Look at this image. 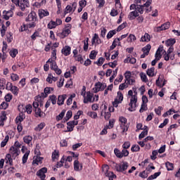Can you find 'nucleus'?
I'll list each match as a JSON object with an SVG mask.
<instances>
[{"label":"nucleus","instance_id":"50","mask_svg":"<svg viewBox=\"0 0 180 180\" xmlns=\"http://www.w3.org/2000/svg\"><path fill=\"white\" fill-rule=\"evenodd\" d=\"M150 50H151V45L147 44L145 47L142 49V51L146 53V54H148L150 53Z\"/></svg>","mask_w":180,"mask_h":180},{"label":"nucleus","instance_id":"25","mask_svg":"<svg viewBox=\"0 0 180 180\" xmlns=\"http://www.w3.org/2000/svg\"><path fill=\"white\" fill-rule=\"evenodd\" d=\"M32 140H33V138L31 136H25L23 138V141L25 143V144H27L30 147H32Z\"/></svg>","mask_w":180,"mask_h":180},{"label":"nucleus","instance_id":"4","mask_svg":"<svg viewBox=\"0 0 180 180\" xmlns=\"http://www.w3.org/2000/svg\"><path fill=\"white\" fill-rule=\"evenodd\" d=\"M102 172L105 176H108L109 180H113V178H116V175L112 172H109V165H103L102 166Z\"/></svg>","mask_w":180,"mask_h":180},{"label":"nucleus","instance_id":"38","mask_svg":"<svg viewBox=\"0 0 180 180\" xmlns=\"http://www.w3.org/2000/svg\"><path fill=\"white\" fill-rule=\"evenodd\" d=\"M74 169L75 171H79V169H82V166L79 168V162L78 160L74 161Z\"/></svg>","mask_w":180,"mask_h":180},{"label":"nucleus","instance_id":"49","mask_svg":"<svg viewBox=\"0 0 180 180\" xmlns=\"http://www.w3.org/2000/svg\"><path fill=\"white\" fill-rule=\"evenodd\" d=\"M136 36L134 34H130L127 37L128 43H133V41H136Z\"/></svg>","mask_w":180,"mask_h":180},{"label":"nucleus","instance_id":"19","mask_svg":"<svg viewBox=\"0 0 180 180\" xmlns=\"http://www.w3.org/2000/svg\"><path fill=\"white\" fill-rule=\"evenodd\" d=\"M13 16V11H3V18L5 19V20H9L10 18H12Z\"/></svg>","mask_w":180,"mask_h":180},{"label":"nucleus","instance_id":"11","mask_svg":"<svg viewBox=\"0 0 180 180\" xmlns=\"http://www.w3.org/2000/svg\"><path fill=\"white\" fill-rule=\"evenodd\" d=\"M93 98H94V94L91 93L90 91H87L86 93V96H84V103H88V102H90V103H93L94 101H93Z\"/></svg>","mask_w":180,"mask_h":180},{"label":"nucleus","instance_id":"60","mask_svg":"<svg viewBox=\"0 0 180 180\" xmlns=\"http://www.w3.org/2000/svg\"><path fill=\"white\" fill-rule=\"evenodd\" d=\"M75 96V94H72V95H70V98H68V99L67 100V105H71L72 103V99H74Z\"/></svg>","mask_w":180,"mask_h":180},{"label":"nucleus","instance_id":"46","mask_svg":"<svg viewBox=\"0 0 180 180\" xmlns=\"http://www.w3.org/2000/svg\"><path fill=\"white\" fill-rule=\"evenodd\" d=\"M8 141H9V136L7 135V136H6L4 139L1 141V148L5 147V146H6V144H8Z\"/></svg>","mask_w":180,"mask_h":180},{"label":"nucleus","instance_id":"32","mask_svg":"<svg viewBox=\"0 0 180 180\" xmlns=\"http://www.w3.org/2000/svg\"><path fill=\"white\" fill-rule=\"evenodd\" d=\"M175 43H176L175 39H169L165 41V45L167 46V47H172V46H174Z\"/></svg>","mask_w":180,"mask_h":180},{"label":"nucleus","instance_id":"31","mask_svg":"<svg viewBox=\"0 0 180 180\" xmlns=\"http://www.w3.org/2000/svg\"><path fill=\"white\" fill-rule=\"evenodd\" d=\"M146 74L148 77H155V68L154 67L150 68L147 70Z\"/></svg>","mask_w":180,"mask_h":180},{"label":"nucleus","instance_id":"52","mask_svg":"<svg viewBox=\"0 0 180 180\" xmlns=\"http://www.w3.org/2000/svg\"><path fill=\"white\" fill-rule=\"evenodd\" d=\"M148 108L147 107V104L142 103L141 105V108L139 110L140 113H143V112H146Z\"/></svg>","mask_w":180,"mask_h":180},{"label":"nucleus","instance_id":"2","mask_svg":"<svg viewBox=\"0 0 180 180\" xmlns=\"http://www.w3.org/2000/svg\"><path fill=\"white\" fill-rule=\"evenodd\" d=\"M37 20V15L34 11H32L25 18V22H30L27 24V27L29 29L36 27V21Z\"/></svg>","mask_w":180,"mask_h":180},{"label":"nucleus","instance_id":"28","mask_svg":"<svg viewBox=\"0 0 180 180\" xmlns=\"http://www.w3.org/2000/svg\"><path fill=\"white\" fill-rule=\"evenodd\" d=\"M136 62L137 60L135 58H133L132 56H129L124 60V63H125V64L129 63V64H136Z\"/></svg>","mask_w":180,"mask_h":180},{"label":"nucleus","instance_id":"12","mask_svg":"<svg viewBox=\"0 0 180 180\" xmlns=\"http://www.w3.org/2000/svg\"><path fill=\"white\" fill-rule=\"evenodd\" d=\"M43 101L44 98H41V96H38L35 97V101L33 103V108H34V109H37L39 108V103L40 104V106H43Z\"/></svg>","mask_w":180,"mask_h":180},{"label":"nucleus","instance_id":"51","mask_svg":"<svg viewBox=\"0 0 180 180\" xmlns=\"http://www.w3.org/2000/svg\"><path fill=\"white\" fill-rule=\"evenodd\" d=\"M173 113H176V112H175V110H174V109H170L167 112H165L162 115V116H163V117H167V116H169V115H172Z\"/></svg>","mask_w":180,"mask_h":180},{"label":"nucleus","instance_id":"17","mask_svg":"<svg viewBox=\"0 0 180 180\" xmlns=\"http://www.w3.org/2000/svg\"><path fill=\"white\" fill-rule=\"evenodd\" d=\"M51 91H53V88L46 87L44 90V93L41 94V96H39L44 99V98H47V96L51 94Z\"/></svg>","mask_w":180,"mask_h":180},{"label":"nucleus","instance_id":"42","mask_svg":"<svg viewBox=\"0 0 180 180\" xmlns=\"http://www.w3.org/2000/svg\"><path fill=\"white\" fill-rule=\"evenodd\" d=\"M89 38H86L85 40L84 41V51H88V48L89 47Z\"/></svg>","mask_w":180,"mask_h":180},{"label":"nucleus","instance_id":"7","mask_svg":"<svg viewBox=\"0 0 180 180\" xmlns=\"http://www.w3.org/2000/svg\"><path fill=\"white\" fill-rule=\"evenodd\" d=\"M150 5H151V0H148L143 5H137L136 11H138L139 13L143 14L144 8H146V11H148L147 8H148Z\"/></svg>","mask_w":180,"mask_h":180},{"label":"nucleus","instance_id":"30","mask_svg":"<svg viewBox=\"0 0 180 180\" xmlns=\"http://www.w3.org/2000/svg\"><path fill=\"white\" fill-rule=\"evenodd\" d=\"M151 170L150 169V168H146V170L140 173L139 176H141V178H147Z\"/></svg>","mask_w":180,"mask_h":180},{"label":"nucleus","instance_id":"61","mask_svg":"<svg viewBox=\"0 0 180 180\" xmlns=\"http://www.w3.org/2000/svg\"><path fill=\"white\" fill-rule=\"evenodd\" d=\"M131 150L132 153H136L137 151H140V146L139 145H133L131 148Z\"/></svg>","mask_w":180,"mask_h":180},{"label":"nucleus","instance_id":"23","mask_svg":"<svg viewBox=\"0 0 180 180\" xmlns=\"http://www.w3.org/2000/svg\"><path fill=\"white\" fill-rule=\"evenodd\" d=\"M138 16H139V12H137V11L135 10L129 13L128 19H129V20H134V19L136 18H138Z\"/></svg>","mask_w":180,"mask_h":180},{"label":"nucleus","instance_id":"18","mask_svg":"<svg viewBox=\"0 0 180 180\" xmlns=\"http://www.w3.org/2000/svg\"><path fill=\"white\" fill-rule=\"evenodd\" d=\"M38 15L39 16V19H43V18H46V16H49V15H50V13H49V11L47 10L39 9L38 11Z\"/></svg>","mask_w":180,"mask_h":180},{"label":"nucleus","instance_id":"45","mask_svg":"<svg viewBox=\"0 0 180 180\" xmlns=\"http://www.w3.org/2000/svg\"><path fill=\"white\" fill-rule=\"evenodd\" d=\"M18 49H11L9 52V54L11 56V57H12V58H15V57H16V56H18Z\"/></svg>","mask_w":180,"mask_h":180},{"label":"nucleus","instance_id":"64","mask_svg":"<svg viewBox=\"0 0 180 180\" xmlns=\"http://www.w3.org/2000/svg\"><path fill=\"white\" fill-rule=\"evenodd\" d=\"M11 79H12L13 81H19V75H18V74L11 73Z\"/></svg>","mask_w":180,"mask_h":180},{"label":"nucleus","instance_id":"44","mask_svg":"<svg viewBox=\"0 0 180 180\" xmlns=\"http://www.w3.org/2000/svg\"><path fill=\"white\" fill-rule=\"evenodd\" d=\"M48 101H50L52 105H56V103H57V96L55 95L50 96Z\"/></svg>","mask_w":180,"mask_h":180},{"label":"nucleus","instance_id":"40","mask_svg":"<svg viewBox=\"0 0 180 180\" xmlns=\"http://www.w3.org/2000/svg\"><path fill=\"white\" fill-rule=\"evenodd\" d=\"M106 109H108V107H106V105L104 106V112H105V115L104 117L105 119V120H109V119H110V116H112V115L110 114V112H106Z\"/></svg>","mask_w":180,"mask_h":180},{"label":"nucleus","instance_id":"26","mask_svg":"<svg viewBox=\"0 0 180 180\" xmlns=\"http://www.w3.org/2000/svg\"><path fill=\"white\" fill-rule=\"evenodd\" d=\"M151 40V36L148 33H145L141 38V41L148 43Z\"/></svg>","mask_w":180,"mask_h":180},{"label":"nucleus","instance_id":"53","mask_svg":"<svg viewBox=\"0 0 180 180\" xmlns=\"http://www.w3.org/2000/svg\"><path fill=\"white\" fill-rule=\"evenodd\" d=\"M24 119L25 115L23 114H20V115L16 117L15 122L16 123H21V122H23Z\"/></svg>","mask_w":180,"mask_h":180},{"label":"nucleus","instance_id":"13","mask_svg":"<svg viewBox=\"0 0 180 180\" xmlns=\"http://www.w3.org/2000/svg\"><path fill=\"white\" fill-rule=\"evenodd\" d=\"M9 154H11V155H12L13 158H16V157H18V155H19V154H20V150L19 148L15 147V146H11L10 148V151H9Z\"/></svg>","mask_w":180,"mask_h":180},{"label":"nucleus","instance_id":"24","mask_svg":"<svg viewBox=\"0 0 180 180\" xmlns=\"http://www.w3.org/2000/svg\"><path fill=\"white\" fill-rule=\"evenodd\" d=\"M94 43H96V44H101V43H102V41L99 39V35H98V34H94L91 39V44H94Z\"/></svg>","mask_w":180,"mask_h":180},{"label":"nucleus","instance_id":"63","mask_svg":"<svg viewBox=\"0 0 180 180\" xmlns=\"http://www.w3.org/2000/svg\"><path fill=\"white\" fill-rule=\"evenodd\" d=\"M9 106V103L4 101L0 105V109L6 110L8 109V107Z\"/></svg>","mask_w":180,"mask_h":180},{"label":"nucleus","instance_id":"39","mask_svg":"<svg viewBox=\"0 0 180 180\" xmlns=\"http://www.w3.org/2000/svg\"><path fill=\"white\" fill-rule=\"evenodd\" d=\"M10 91L13 95H15V96H18V95L19 94V88H18V86H13Z\"/></svg>","mask_w":180,"mask_h":180},{"label":"nucleus","instance_id":"59","mask_svg":"<svg viewBox=\"0 0 180 180\" xmlns=\"http://www.w3.org/2000/svg\"><path fill=\"white\" fill-rule=\"evenodd\" d=\"M123 157H129V150L124 148L121 151V158H123Z\"/></svg>","mask_w":180,"mask_h":180},{"label":"nucleus","instance_id":"47","mask_svg":"<svg viewBox=\"0 0 180 180\" xmlns=\"http://www.w3.org/2000/svg\"><path fill=\"white\" fill-rule=\"evenodd\" d=\"M47 63H51V70H55L58 67L57 66V63L56 62V60H47Z\"/></svg>","mask_w":180,"mask_h":180},{"label":"nucleus","instance_id":"55","mask_svg":"<svg viewBox=\"0 0 180 180\" xmlns=\"http://www.w3.org/2000/svg\"><path fill=\"white\" fill-rule=\"evenodd\" d=\"M122 152L118 148L114 149V154L117 157V158H122Z\"/></svg>","mask_w":180,"mask_h":180},{"label":"nucleus","instance_id":"22","mask_svg":"<svg viewBox=\"0 0 180 180\" xmlns=\"http://www.w3.org/2000/svg\"><path fill=\"white\" fill-rule=\"evenodd\" d=\"M163 50H164V46H160L155 55L156 60H161V57H162L161 53Z\"/></svg>","mask_w":180,"mask_h":180},{"label":"nucleus","instance_id":"48","mask_svg":"<svg viewBox=\"0 0 180 180\" xmlns=\"http://www.w3.org/2000/svg\"><path fill=\"white\" fill-rule=\"evenodd\" d=\"M96 56H98V51H91L90 54H89V58L91 60H95V58H96Z\"/></svg>","mask_w":180,"mask_h":180},{"label":"nucleus","instance_id":"58","mask_svg":"<svg viewBox=\"0 0 180 180\" xmlns=\"http://www.w3.org/2000/svg\"><path fill=\"white\" fill-rule=\"evenodd\" d=\"M147 134H148V130L146 129L145 131H143L139 136V140H141V139H144L146 136H147Z\"/></svg>","mask_w":180,"mask_h":180},{"label":"nucleus","instance_id":"1","mask_svg":"<svg viewBox=\"0 0 180 180\" xmlns=\"http://www.w3.org/2000/svg\"><path fill=\"white\" fill-rule=\"evenodd\" d=\"M128 99H129L128 110L129 112H134L136 109H137V107L139 106V104H137L138 97H137V93L133 94V90H129L128 91Z\"/></svg>","mask_w":180,"mask_h":180},{"label":"nucleus","instance_id":"21","mask_svg":"<svg viewBox=\"0 0 180 180\" xmlns=\"http://www.w3.org/2000/svg\"><path fill=\"white\" fill-rule=\"evenodd\" d=\"M6 112L2 111L0 113V126H4L5 120H6Z\"/></svg>","mask_w":180,"mask_h":180},{"label":"nucleus","instance_id":"41","mask_svg":"<svg viewBox=\"0 0 180 180\" xmlns=\"http://www.w3.org/2000/svg\"><path fill=\"white\" fill-rule=\"evenodd\" d=\"M48 29H56L57 25L56 24V21L51 20L47 25Z\"/></svg>","mask_w":180,"mask_h":180},{"label":"nucleus","instance_id":"8","mask_svg":"<svg viewBox=\"0 0 180 180\" xmlns=\"http://www.w3.org/2000/svg\"><path fill=\"white\" fill-rule=\"evenodd\" d=\"M122 102H123V94H122L120 91H118L117 96L112 102V105L114 108H117L119 104L122 103Z\"/></svg>","mask_w":180,"mask_h":180},{"label":"nucleus","instance_id":"57","mask_svg":"<svg viewBox=\"0 0 180 180\" xmlns=\"http://www.w3.org/2000/svg\"><path fill=\"white\" fill-rule=\"evenodd\" d=\"M71 12H74V10L72 9V7L70 5L67 6L64 12L65 15H67V13H71Z\"/></svg>","mask_w":180,"mask_h":180},{"label":"nucleus","instance_id":"37","mask_svg":"<svg viewBox=\"0 0 180 180\" xmlns=\"http://www.w3.org/2000/svg\"><path fill=\"white\" fill-rule=\"evenodd\" d=\"M57 60V50L53 49L51 52V57L48 60V61H52Z\"/></svg>","mask_w":180,"mask_h":180},{"label":"nucleus","instance_id":"34","mask_svg":"<svg viewBox=\"0 0 180 180\" xmlns=\"http://www.w3.org/2000/svg\"><path fill=\"white\" fill-rule=\"evenodd\" d=\"M60 157V152L58 150H55L53 153H52V160L53 161H57Z\"/></svg>","mask_w":180,"mask_h":180},{"label":"nucleus","instance_id":"6","mask_svg":"<svg viewBox=\"0 0 180 180\" xmlns=\"http://www.w3.org/2000/svg\"><path fill=\"white\" fill-rule=\"evenodd\" d=\"M124 78H125V82L127 83V85H133L134 82H136V80L133 77H131V72L127 71L124 73Z\"/></svg>","mask_w":180,"mask_h":180},{"label":"nucleus","instance_id":"3","mask_svg":"<svg viewBox=\"0 0 180 180\" xmlns=\"http://www.w3.org/2000/svg\"><path fill=\"white\" fill-rule=\"evenodd\" d=\"M72 27V25H71V24H67L65 25V27L63 29L62 32L57 33L56 36L60 37V39H65V37H68V36L71 33Z\"/></svg>","mask_w":180,"mask_h":180},{"label":"nucleus","instance_id":"14","mask_svg":"<svg viewBox=\"0 0 180 180\" xmlns=\"http://www.w3.org/2000/svg\"><path fill=\"white\" fill-rule=\"evenodd\" d=\"M18 6H19L20 9L23 11L26 8L30 6V4L29 3V0H21Z\"/></svg>","mask_w":180,"mask_h":180},{"label":"nucleus","instance_id":"43","mask_svg":"<svg viewBox=\"0 0 180 180\" xmlns=\"http://www.w3.org/2000/svg\"><path fill=\"white\" fill-rule=\"evenodd\" d=\"M165 167L167 171H174V165L169 162L165 163Z\"/></svg>","mask_w":180,"mask_h":180},{"label":"nucleus","instance_id":"54","mask_svg":"<svg viewBox=\"0 0 180 180\" xmlns=\"http://www.w3.org/2000/svg\"><path fill=\"white\" fill-rule=\"evenodd\" d=\"M117 31L116 30H113L110 31L107 34V39H112L115 34H116Z\"/></svg>","mask_w":180,"mask_h":180},{"label":"nucleus","instance_id":"9","mask_svg":"<svg viewBox=\"0 0 180 180\" xmlns=\"http://www.w3.org/2000/svg\"><path fill=\"white\" fill-rule=\"evenodd\" d=\"M106 88V84L97 82L95 84V87L93 89L94 94H98L99 91H103Z\"/></svg>","mask_w":180,"mask_h":180},{"label":"nucleus","instance_id":"16","mask_svg":"<svg viewBox=\"0 0 180 180\" xmlns=\"http://www.w3.org/2000/svg\"><path fill=\"white\" fill-rule=\"evenodd\" d=\"M47 172V168L43 167L37 172V176L40 179L46 178V173Z\"/></svg>","mask_w":180,"mask_h":180},{"label":"nucleus","instance_id":"36","mask_svg":"<svg viewBox=\"0 0 180 180\" xmlns=\"http://www.w3.org/2000/svg\"><path fill=\"white\" fill-rule=\"evenodd\" d=\"M29 154H30V150H27L24 155L22 156V164H26L27 162V159L29 158Z\"/></svg>","mask_w":180,"mask_h":180},{"label":"nucleus","instance_id":"27","mask_svg":"<svg viewBox=\"0 0 180 180\" xmlns=\"http://www.w3.org/2000/svg\"><path fill=\"white\" fill-rule=\"evenodd\" d=\"M67 99V95L64 94L62 96H58V105H64V101Z\"/></svg>","mask_w":180,"mask_h":180},{"label":"nucleus","instance_id":"15","mask_svg":"<svg viewBox=\"0 0 180 180\" xmlns=\"http://www.w3.org/2000/svg\"><path fill=\"white\" fill-rule=\"evenodd\" d=\"M170 26H171V24L169 23V22H167L163 25H162L161 26L156 27L155 31L161 32L162 30H167V29H169Z\"/></svg>","mask_w":180,"mask_h":180},{"label":"nucleus","instance_id":"29","mask_svg":"<svg viewBox=\"0 0 180 180\" xmlns=\"http://www.w3.org/2000/svg\"><path fill=\"white\" fill-rule=\"evenodd\" d=\"M5 160L6 164H9V165H13V159H12V155L10 153L6 154Z\"/></svg>","mask_w":180,"mask_h":180},{"label":"nucleus","instance_id":"35","mask_svg":"<svg viewBox=\"0 0 180 180\" xmlns=\"http://www.w3.org/2000/svg\"><path fill=\"white\" fill-rule=\"evenodd\" d=\"M46 127V123L44 122H41L39 124H38L35 128L34 131H41L43 129Z\"/></svg>","mask_w":180,"mask_h":180},{"label":"nucleus","instance_id":"33","mask_svg":"<svg viewBox=\"0 0 180 180\" xmlns=\"http://www.w3.org/2000/svg\"><path fill=\"white\" fill-rule=\"evenodd\" d=\"M43 158L40 156L34 157V160L32 161L33 165H39V164H41V160Z\"/></svg>","mask_w":180,"mask_h":180},{"label":"nucleus","instance_id":"56","mask_svg":"<svg viewBox=\"0 0 180 180\" xmlns=\"http://www.w3.org/2000/svg\"><path fill=\"white\" fill-rule=\"evenodd\" d=\"M160 175H161V172H156L154 174L150 176L148 178V180L156 179V178H158V176H160Z\"/></svg>","mask_w":180,"mask_h":180},{"label":"nucleus","instance_id":"20","mask_svg":"<svg viewBox=\"0 0 180 180\" xmlns=\"http://www.w3.org/2000/svg\"><path fill=\"white\" fill-rule=\"evenodd\" d=\"M61 53L63 56H70V54H71V46H65L62 50H61Z\"/></svg>","mask_w":180,"mask_h":180},{"label":"nucleus","instance_id":"62","mask_svg":"<svg viewBox=\"0 0 180 180\" xmlns=\"http://www.w3.org/2000/svg\"><path fill=\"white\" fill-rule=\"evenodd\" d=\"M5 85H6V80L4 78H0V86L1 89H5Z\"/></svg>","mask_w":180,"mask_h":180},{"label":"nucleus","instance_id":"10","mask_svg":"<svg viewBox=\"0 0 180 180\" xmlns=\"http://www.w3.org/2000/svg\"><path fill=\"white\" fill-rule=\"evenodd\" d=\"M119 122L121 123L120 127H122L123 133H124V131H127V130H129V127L126 126L127 119H126L124 117H120Z\"/></svg>","mask_w":180,"mask_h":180},{"label":"nucleus","instance_id":"5","mask_svg":"<svg viewBox=\"0 0 180 180\" xmlns=\"http://www.w3.org/2000/svg\"><path fill=\"white\" fill-rule=\"evenodd\" d=\"M129 168V162L122 161L120 164L115 165V169L118 172H124Z\"/></svg>","mask_w":180,"mask_h":180}]
</instances>
